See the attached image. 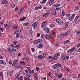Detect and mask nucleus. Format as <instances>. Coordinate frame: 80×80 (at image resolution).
I'll return each instance as SVG.
<instances>
[{"label":"nucleus","instance_id":"28","mask_svg":"<svg viewBox=\"0 0 80 80\" xmlns=\"http://www.w3.org/2000/svg\"><path fill=\"white\" fill-rule=\"evenodd\" d=\"M16 52V49L14 48L12 49L11 53H14Z\"/></svg>","mask_w":80,"mask_h":80},{"label":"nucleus","instance_id":"2","mask_svg":"<svg viewBox=\"0 0 80 80\" xmlns=\"http://www.w3.org/2000/svg\"><path fill=\"white\" fill-rule=\"evenodd\" d=\"M54 20L55 22H57V23L59 24V25H62L63 24V21H62L59 18L54 19Z\"/></svg>","mask_w":80,"mask_h":80},{"label":"nucleus","instance_id":"12","mask_svg":"<svg viewBox=\"0 0 80 80\" xmlns=\"http://www.w3.org/2000/svg\"><path fill=\"white\" fill-rule=\"evenodd\" d=\"M42 7L41 6H38L35 7L34 8L35 10H38L39 9H41L42 8Z\"/></svg>","mask_w":80,"mask_h":80},{"label":"nucleus","instance_id":"48","mask_svg":"<svg viewBox=\"0 0 80 80\" xmlns=\"http://www.w3.org/2000/svg\"><path fill=\"white\" fill-rule=\"evenodd\" d=\"M12 61H11V60H10L8 62V63H9V64H10V65H12Z\"/></svg>","mask_w":80,"mask_h":80},{"label":"nucleus","instance_id":"33","mask_svg":"<svg viewBox=\"0 0 80 80\" xmlns=\"http://www.w3.org/2000/svg\"><path fill=\"white\" fill-rule=\"evenodd\" d=\"M29 73L30 75H32L33 73H34V70H32V71L30 72H29Z\"/></svg>","mask_w":80,"mask_h":80},{"label":"nucleus","instance_id":"45","mask_svg":"<svg viewBox=\"0 0 80 80\" xmlns=\"http://www.w3.org/2000/svg\"><path fill=\"white\" fill-rule=\"evenodd\" d=\"M56 11V10H58V11L60 10V8H57L55 9H54Z\"/></svg>","mask_w":80,"mask_h":80},{"label":"nucleus","instance_id":"34","mask_svg":"<svg viewBox=\"0 0 80 80\" xmlns=\"http://www.w3.org/2000/svg\"><path fill=\"white\" fill-rule=\"evenodd\" d=\"M65 26L66 28H67L68 27V22H66L65 24Z\"/></svg>","mask_w":80,"mask_h":80},{"label":"nucleus","instance_id":"61","mask_svg":"<svg viewBox=\"0 0 80 80\" xmlns=\"http://www.w3.org/2000/svg\"><path fill=\"white\" fill-rule=\"evenodd\" d=\"M55 75L56 77H58V76L59 74H58V73H55Z\"/></svg>","mask_w":80,"mask_h":80},{"label":"nucleus","instance_id":"46","mask_svg":"<svg viewBox=\"0 0 80 80\" xmlns=\"http://www.w3.org/2000/svg\"><path fill=\"white\" fill-rule=\"evenodd\" d=\"M26 68H27V69L28 70H29V71H31L30 68V67H27Z\"/></svg>","mask_w":80,"mask_h":80},{"label":"nucleus","instance_id":"38","mask_svg":"<svg viewBox=\"0 0 80 80\" xmlns=\"http://www.w3.org/2000/svg\"><path fill=\"white\" fill-rule=\"evenodd\" d=\"M20 35V33H18L16 35V38H18V37H19V35Z\"/></svg>","mask_w":80,"mask_h":80},{"label":"nucleus","instance_id":"16","mask_svg":"<svg viewBox=\"0 0 80 80\" xmlns=\"http://www.w3.org/2000/svg\"><path fill=\"white\" fill-rule=\"evenodd\" d=\"M0 63L2 64V65H6V63L5 61L3 60H0Z\"/></svg>","mask_w":80,"mask_h":80},{"label":"nucleus","instance_id":"50","mask_svg":"<svg viewBox=\"0 0 80 80\" xmlns=\"http://www.w3.org/2000/svg\"><path fill=\"white\" fill-rule=\"evenodd\" d=\"M0 30H1V32H3V30H4V29L3 28H0Z\"/></svg>","mask_w":80,"mask_h":80},{"label":"nucleus","instance_id":"6","mask_svg":"<svg viewBox=\"0 0 80 80\" xmlns=\"http://www.w3.org/2000/svg\"><path fill=\"white\" fill-rule=\"evenodd\" d=\"M38 24V22H36L32 24L31 26H32V27H33L34 28H37V26Z\"/></svg>","mask_w":80,"mask_h":80},{"label":"nucleus","instance_id":"7","mask_svg":"<svg viewBox=\"0 0 80 80\" xmlns=\"http://www.w3.org/2000/svg\"><path fill=\"white\" fill-rule=\"evenodd\" d=\"M75 47H73L71 49L68 50V53H72V52H73V51L75 50Z\"/></svg>","mask_w":80,"mask_h":80},{"label":"nucleus","instance_id":"51","mask_svg":"<svg viewBox=\"0 0 80 80\" xmlns=\"http://www.w3.org/2000/svg\"><path fill=\"white\" fill-rule=\"evenodd\" d=\"M31 50L33 52H35V49L33 48H31Z\"/></svg>","mask_w":80,"mask_h":80},{"label":"nucleus","instance_id":"17","mask_svg":"<svg viewBox=\"0 0 80 80\" xmlns=\"http://www.w3.org/2000/svg\"><path fill=\"white\" fill-rule=\"evenodd\" d=\"M48 75L49 76V77H51V78H53V75L52 74V73L51 72H49L48 73Z\"/></svg>","mask_w":80,"mask_h":80},{"label":"nucleus","instance_id":"18","mask_svg":"<svg viewBox=\"0 0 80 80\" xmlns=\"http://www.w3.org/2000/svg\"><path fill=\"white\" fill-rule=\"evenodd\" d=\"M10 27V24H5L4 25V28H8Z\"/></svg>","mask_w":80,"mask_h":80},{"label":"nucleus","instance_id":"30","mask_svg":"<svg viewBox=\"0 0 80 80\" xmlns=\"http://www.w3.org/2000/svg\"><path fill=\"white\" fill-rule=\"evenodd\" d=\"M58 44V42H57V41H56L54 43V46H57V45Z\"/></svg>","mask_w":80,"mask_h":80},{"label":"nucleus","instance_id":"41","mask_svg":"<svg viewBox=\"0 0 80 80\" xmlns=\"http://www.w3.org/2000/svg\"><path fill=\"white\" fill-rule=\"evenodd\" d=\"M53 35V31H51L49 36H51V38H52V35Z\"/></svg>","mask_w":80,"mask_h":80},{"label":"nucleus","instance_id":"22","mask_svg":"<svg viewBox=\"0 0 80 80\" xmlns=\"http://www.w3.org/2000/svg\"><path fill=\"white\" fill-rule=\"evenodd\" d=\"M52 5V4H51L49 1L46 4V5L47 6H48V7H50Z\"/></svg>","mask_w":80,"mask_h":80},{"label":"nucleus","instance_id":"37","mask_svg":"<svg viewBox=\"0 0 80 80\" xmlns=\"http://www.w3.org/2000/svg\"><path fill=\"white\" fill-rule=\"evenodd\" d=\"M18 43V41H15L13 42V44L14 45H15Z\"/></svg>","mask_w":80,"mask_h":80},{"label":"nucleus","instance_id":"64","mask_svg":"<svg viewBox=\"0 0 80 80\" xmlns=\"http://www.w3.org/2000/svg\"><path fill=\"white\" fill-rule=\"evenodd\" d=\"M78 79L80 78V73L78 74Z\"/></svg>","mask_w":80,"mask_h":80},{"label":"nucleus","instance_id":"63","mask_svg":"<svg viewBox=\"0 0 80 80\" xmlns=\"http://www.w3.org/2000/svg\"><path fill=\"white\" fill-rule=\"evenodd\" d=\"M18 57H20V56H21V53L19 52L18 54Z\"/></svg>","mask_w":80,"mask_h":80},{"label":"nucleus","instance_id":"49","mask_svg":"<svg viewBox=\"0 0 80 80\" xmlns=\"http://www.w3.org/2000/svg\"><path fill=\"white\" fill-rule=\"evenodd\" d=\"M4 4L6 5H7L8 4V1L7 0H4Z\"/></svg>","mask_w":80,"mask_h":80},{"label":"nucleus","instance_id":"44","mask_svg":"<svg viewBox=\"0 0 80 80\" xmlns=\"http://www.w3.org/2000/svg\"><path fill=\"white\" fill-rule=\"evenodd\" d=\"M62 77V74H60V75L59 74V76H58V78H61Z\"/></svg>","mask_w":80,"mask_h":80},{"label":"nucleus","instance_id":"4","mask_svg":"<svg viewBox=\"0 0 80 80\" xmlns=\"http://www.w3.org/2000/svg\"><path fill=\"white\" fill-rule=\"evenodd\" d=\"M42 39L36 40L34 41V43L35 44H38L40 43V42H42Z\"/></svg>","mask_w":80,"mask_h":80},{"label":"nucleus","instance_id":"23","mask_svg":"<svg viewBox=\"0 0 80 80\" xmlns=\"http://www.w3.org/2000/svg\"><path fill=\"white\" fill-rule=\"evenodd\" d=\"M20 63L21 65H24L25 64V62L24 61H20Z\"/></svg>","mask_w":80,"mask_h":80},{"label":"nucleus","instance_id":"20","mask_svg":"<svg viewBox=\"0 0 80 80\" xmlns=\"http://www.w3.org/2000/svg\"><path fill=\"white\" fill-rule=\"evenodd\" d=\"M43 47V44L42 43H40L38 45V48H42Z\"/></svg>","mask_w":80,"mask_h":80},{"label":"nucleus","instance_id":"21","mask_svg":"<svg viewBox=\"0 0 80 80\" xmlns=\"http://www.w3.org/2000/svg\"><path fill=\"white\" fill-rule=\"evenodd\" d=\"M34 77L35 78V80H38V77L37 76V75L36 73L34 74Z\"/></svg>","mask_w":80,"mask_h":80},{"label":"nucleus","instance_id":"1","mask_svg":"<svg viewBox=\"0 0 80 80\" xmlns=\"http://www.w3.org/2000/svg\"><path fill=\"white\" fill-rule=\"evenodd\" d=\"M60 56L59 53H56L52 57V59L53 60H57V59H58V57Z\"/></svg>","mask_w":80,"mask_h":80},{"label":"nucleus","instance_id":"39","mask_svg":"<svg viewBox=\"0 0 80 80\" xmlns=\"http://www.w3.org/2000/svg\"><path fill=\"white\" fill-rule=\"evenodd\" d=\"M62 59L63 60H65V55H62Z\"/></svg>","mask_w":80,"mask_h":80},{"label":"nucleus","instance_id":"35","mask_svg":"<svg viewBox=\"0 0 80 80\" xmlns=\"http://www.w3.org/2000/svg\"><path fill=\"white\" fill-rule=\"evenodd\" d=\"M68 34V32H66L63 34H61V35H62V36H65V35H67Z\"/></svg>","mask_w":80,"mask_h":80},{"label":"nucleus","instance_id":"54","mask_svg":"<svg viewBox=\"0 0 80 80\" xmlns=\"http://www.w3.org/2000/svg\"><path fill=\"white\" fill-rule=\"evenodd\" d=\"M52 57L51 56H50L48 57V59H52Z\"/></svg>","mask_w":80,"mask_h":80},{"label":"nucleus","instance_id":"3","mask_svg":"<svg viewBox=\"0 0 80 80\" xmlns=\"http://www.w3.org/2000/svg\"><path fill=\"white\" fill-rule=\"evenodd\" d=\"M60 67H61V64L58 63L53 65V69H56V68H57L58 67H59V68Z\"/></svg>","mask_w":80,"mask_h":80},{"label":"nucleus","instance_id":"53","mask_svg":"<svg viewBox=\"0 0 80 80\" xmlns=\"http://www.w3.org/2000/svg\"><path fill=\"white\" fill-rule=\"evenodd\" d=\"M47 16V14L46 13H44L43 14V17H45Z\"/></svg>","mask_w":80,"mask_h":80},{"label":"nucleus","instance_id":"60","mask_svg":"<svg viewBox=\"0 0 80 80\" xmlns=\"http://www.w3.org/2000/svg\"><path fill=\"white\" fill-rule=\"evenodd\" d=\"M66 59H67V60H68V59H69V58H70L69 57V56L67 55V56H66Z\"/></svg>","mask_w":80,"mask_h":80},{"label":"nucleus","instance_id":"10","mask_svg":"<svg viewBox=\"0 0 80 80\" xmlns=\"http://www.w3.org/2000/svg\"><path fill=\"white\" fill-rule=\"evenodd\" d=\"M12 27L13 29H15L17 30L18 29V27L17 26V25L15 24L13 25L12 26Z\"/></svg>","mask_w":80,"mask_h":80},{"label":"nucleus","instance_id":"31","mask_svg":"<svg viewBox=\"0 0 80 80\" xmlns=\"http://www.w3.org/2000/svg\"><path fill=\"white\" fill-rule=\"evenodd\" d=\"M42 56L41 55H39L38 56V57L39 60H40V59H42Z\"/></svg>","mask_w":80,"mask_h":80},{"label":"nucleus","instance_id":"58","mask_svg":"<svg viewBox=\"0 0 80 80\" xmlns=\"http://www.w3.org/2000/svg\"><path fill=\"white\" fill-rule=\"evenodd\" d=\"M66 70L68 72H69L70 71V69L69 68H67L66 69Z\"/></svg>","mask_w":80,"mask_h":80},{"label":"nucleus","instance_id":"5","mask_svg":"<svg viewBox=\"0 0 80 80\" xmlns=\"http://www.w3.org/2000/svg\"><path fill=\"white\" fill-rule=\"evenodd\" d=\"M18 63V59H16L14 62H13L12 64V66H15V65H17Z\"/></svg>","mask_w":80,"mask_h":80},{"label":"nucleus","instance_id":"62","mask_svg":"<svg viewBox=\"0 0 80 80\" xmlns=\"http://www.w3.org/2000/svg\"><path fill=\"white\" fill-rule=\"evenodd\" d=\"M1 3L2 4H4L5 3L4 0L2 1L1 2Z\"/></svg>","mask_w":80,"mask_h":80},{"label":"nucleus","instance_id":"15","mask_svg":"<svg viewBox=\"0 0 80 80\" xmlns=\"http://www.w3.org/2000/svg\"><path fill=\"white\" fill-rule=\"evenodd\" d=\"M43 28H45L44 30H46V29L47 28V30H46V32L48 33H49L50 32V29L47 28L46 27H44Z\"/></svg>","mask_w":80,"mask_h":80},{"label":"nucleus","instance_id":"32","mask_svg":"<svg viewBox=\"0 0 80 80\" xmlns=\"http://www.w3.org/2000/svg\"><path fill=\"white\" fill-rule=\"evenodd\" d=\"M16 48H20V44H18L15 46Z\"/></svg>","mask_w":80,"mask_h":80},{"label":"nucleus","instance_id":"52","mask_svg":"<svg viewBox=\"0 0 80 80\" xmlns=\"http://www.w3.org/2000/svg\"><path fill=\"white\" fill-rule=\"evenodd\" d=\"M47 0H43L42 1V3H46V1Z\"/></svg>","mask_w":80,"mask_h":80},{"label":"nucleus","instance_id":"19","mask_svg":"<svg viewBox=\"0 0 80 80\" xmlns=\"http://www.w3.org/2000/svg\"><path fill=\"white\" fill-rule=\"evenodd\" d=\"M26 18H27V17H26L22 18L19 19V21H24V20H25Z\"/></svg>","mask_w":80,"mask_h":80},{"label":"nucleus","instance_id":"26","mask_svg":"<svg viewBox=\"0 0 80 80\" xmlns=\"http://www.w3.org/2000/svg\"><path fill=\"white\" fill-rule=\"evenodd\" d=\"M29 24V23L28 22H25L23 23V26H27V25H28Z\"/></svg>","mask_w":80,"mask_h":80},{"label":"nucleus","instance_id":"11","mask_svg":"<svg viewBox=\"0 0 80 80\" xmlns=\"http://www.w3.org/2000/svg\"><path fill=\"white\" fill-rule=\"evenodd\" d=\"M47 24V22L46 21H43L41 23V27L43 28Z\"/></svg>","mask_w":80,"mask_h":80},{"label":"nucleus","instance_id":"8","mask_svg":"<svg viewBox=\"0 0 80 80\" xmlns=\"http://www.w3.org/2000/svg\"><path fill=\"white\" fill-rule=\"evenodd\" d=\"M44 37H45L47 40H50V38H52V36H50V35L48 34H46L44 35Z\"/></svg>","mask_w":80,"mask_h":80},{"label":"nucleus","instance_id":"42","mask_svg":"<svg viewBox=\"0 0 80 80\" xmlns=\"http://www.w3.org/2000/svg\"><path fill=\"white\" fill-rule=\"evenodd\" d=\"M4 24V22L0 21V26H2Z\"/></svg>","mask_w":80,"mask_h":80},{"label":"nucleus","instance_id":"14","mask_svg":"<svg viewBox=\"0 0 80 80\" xmlns=\"http://www.w3.org/2000/svg\"><path fill=\"white\" fill-rule=\"evenodd\" d=\"M51 14L54 15L56 14V11L55 9H54L51 11Z\"/></svg>","mask_w":80,"mask_h":80},{"label":"nucleus","instance_id":"56","mask_svg":"<svg viewBox=\"0 0 80 80\" xmlns=\"http://www.w3.org/2000/svg\"><path fill=\"white\" fill-rule=\"evenodd\" d=\"M80 31H78L76 33V35H80Z\"/></svg>","mask_w":80,"mask_h":80},{"label":"nucleus","instance_id":"13","mask_svg":"<svg viewBox=\"0 0 80 80\" xmlns=\"http://www.w3.org/2000/svg\"><path fill=\"white\" fill-rule=\"evenodd\" d=\"M75 17V14H72L71 17L68 18V20H69L70 21H72L73 19V18Z\"/></svg>","mask_w":80,"mask_h":80},{"label":"nucleus","instance_id":"55","mask_svg":"<svg viewBox=\"0 0 80 80\" xmlns=\"http://www.w3.org/2000/svg\"><path fill=\"white\" fill-rule=\"evenodd\" d=\"M46 78L45 77H43L42 78V80H46Z\"/></svg>","mask_w":80,"mask_h":80},{"label":"nucleus","instance_id":"29","mask_svg":"<svg viewBox=\"0 0 80 80\" xmlns=\"http://www.w3.org/2000/svg\"><path fill=\"white\" fill-rule=\"evenodd\" d=\"M79 7L78 6H76L75 7V10H79Z\"/></svg>","mask_w":80,"mask_h":80},{"label":"nucleus","instance_id":"47","mask_svg":"<svg viewBox=\"0 0 80 80\" xmlns=\"http://www.w3.org/2000/svg\"><path fill=\"white\" fill-rule=\"evenodd\" d=\"M79 17V16H76L75 18V20H74L75 21H76V20H77L78 19Z\"/></svg>","mask_w":80,"mask_h":80},{"label":"nucleus","instance_id":"27","mask_svg":"<svg viewBox=\"0 0 80 80\" xmlns=\"http://www.w3.org/2000/svg\"><path fill=\"white\" fill-rule=\"evenodd\" d=\"M69 43H70V41H69L68 40H67L64 41V44Z\"/></svg>","mask_w":80,"mask_h":80},{"label":"nucleus","instance_id":"24","mask_svg":"<svg viewBox=\"0 0 80 80\" xmlns=\"http://www.w3.org/2000/svg\"><path fill=\"white\" fill-rule=\"evenodd\" d=\"M23 77L22 76H21L20 77L18 78V80H23Z\"/></svg>","mask_w":80,"mask_h":80},{"label":"nucleus","instance_id":"59","mask_svg":"<svg viewBox=\"0 0 80 80\" xmlns=\"http://www.w3.org/2000/svg\"><path fill=\"white\" fill-rule=\"evenodd\" d=\"M27 78H28L30 79L31 78H32V76L30 75H28Z\"/></svg>","mask_w":80,"mask_h":80},{"label":"nucleus","instance_id":"57","mask_svg":"<svg viewBox=\"0 0 80 80\" xmlns=\"http://www.w3.org/2000/svg\"><path fill=\"white\" fill-rule=\"evenodd\" d=\"M40 70V68H39V67H38L36 68V70L37 71H38V70Z\"/></svg>","mask_w":80,"mask_h":80},{"label":"nucleus","instance_id":"36","mask_svg":"<svg viewBox=\"0 0 80 80\" xmlns=\"http://www.w3.org/2000/svg\"><path fill=\"white\" fill-rule=\"evenodd\" d=\"M49 1L50 3L52 4H53V3H54V2H55V1H54V0H49Z\"/></svg>","mask_w":80,"mask_h":80},{"label":"nucleus","instance_id":"25","mask_svg":"<svg viewBox=\"0 0 80 80\" xmlns=\"http://www.w3.org/2000/svg\"><path fill=\"white\" fill-rule=\"evenodd\" d=\"M43 55L42 56V57L43 58H45L46 57V55H47V54L46 53H43Z\"/></svg>","mask_w":80,"mask_h":80},{"label":"nucleus","instance_id":"9","mask_svg":"<svg viewBox=\"0 0 80 80\" xmlns=\"http://www.w3.org/2000/svg\"><path fill=\"white\" fill-rule=\"evenodd\" d=\"M16 68H17V69H18L19 70L23 69V66L22 65L18 66H17Z\"/></svg>","mask_w":80,"mask_h":80},{"label":"nucleus","instance_id":"43","mask_svg":"<svg viewBox=\"0 0 80 80\" xmlns=\"http://www.w3.org/2000/svg\"><path fill=\"white\" fill-rule=\"evenodd\" d=\"M8 52H12V49L10 48H8Z\"/></svg>","mask_w":80,"mask_h":80},{"label":"nucleus","instance_id":"40","mask_svg":"<svg viewBox=\"0 0 80 80\" xmlns=\"http://www.w3.org/2000/svg\"><path fill=\"white\" fill-rule=\"evenodd\" d=\"M50 26L51 27H55V24H51L50 25Z\"/></svg>","mask_w":80,"mask_h":80}]
</instances>
